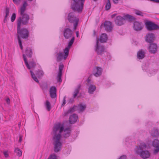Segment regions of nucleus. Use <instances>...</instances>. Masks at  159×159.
<instances>
[{
	"label": "nucleus",
	"mask_w": 159,
	"mask_h": 159,
	"mask_svg": "<svg viewBox=\"0 0 159 159\" xmlns=\"http://www.w3.org/2000/svg\"><path fill=\"white\" fill-rule=\"evenodd\" d=\"M64 129V125L59 123L55 124L53 127L52 140L54 151L55 152H58L61 150L62 143L60 141L61 133L63 131Z\"/></svg>",
	"instance_id": "f257e3e1"
},
{
	"label": "nucleus",
	"mask_w": 159,
	"mask_h": 159,
	"mask_svg": "<svg viewBox=\"0 0 159 159\" xmlns=\"http://www.w3.org/2000/svg\"><path fill=\"white\" fill-rule=\"evenodd\" d=\"M75 3V2L73 1V2L71 4V8L73 11L69 13L67 17V19L69 22L73 24L74 30L76 29L79 20V18L75 15V11H77L79 13H81L82 12L84 2L83 3L82 8H80L79 10L78 9V8L79 7H80V4L77 5L78 6H77L76 7H75V9L72 8L73 5Z\"/></svg>",
	"instance_id": "f03ea898"
},
{
	"label": "nucleus",
	"mask_w": 159,
	"mask_h": 159,
	"mask_svg": "<svg viewBox=\"0 0 159 159\" xmlns=\"http://www.w3.org/2000/svg\"><path fill=\"white\" fill-rule=\"evenodd\" d=\"M28 6V4L26 1H24L22 6L21 7L20 12L21 16L18 18L17 21V26L20 23V26L21 25H26L29 23V21L30 20L29 16L26 13H24L26 10V8Z\"/></svg>",
	"instance_id": "7ed1b4c3"
},
{
	"label": "nucleus",
	"mask_w": 159,
	"mask_h": 159,
	"mask_svg": "<svg viewBox=\"0 0 159 159\" xmlns=\"http://www.w3.org/2000/svg\"><path fill=\"white\" fill-rule=\"evenodd\" d=\"M136 18L134 16L127 14L124 15L123 17L120 16H117L115 20V24L118 25H121L124 24L125 20H128L129 21H133L136 20Z\"/></svg>",
	"instance_id": "20e7f679"
},
{
	"label": "nucleus",
	"mask_w": 159,
	"mask_h": 159,
	"mask_svg": "<svg viewBox=\"0 0 159 159\" xmlns=\"http://www.w3.org/2000/svg\"><path fill=\"white\" fill-rule=\"evenodd\" d=\"M20 23L17 26V39L19 37L20 39L22 38L23 39H27L29 36V31L25 28H21Z\"/></svg>",
	"instance_id": "39448f33"
},
{
	"label": "nucleus",
	"mask_w": 159,
	"mask_h": 159,
	"mask_svg": "<svg viewBox=\"0 0 159 159\" xmlns=\"http://www.w3.org/2000/svg\"><path fill=\"white\" fill-rule=\"evenodd\" d=\"M23 56L25 64L28 69H30L31 68H34L36 66V63L35 61L33 59H32L31 61H29L28 62L25 55L23 54Z\"/></svg>",
	"instance_id": "423d86ee"
},
{
	"label": "nucleus",
	"mask_w": 159,
	"mask_h": 159,
	"mask_svg": "<svg viewBox=\"0 0 159 159\" xmlns=\"http://www.w3.org/2000/svg\"><path fill=\"white\" fill-rule=\"evenodd\" d=\"M75 40V37L73 36L71 39L69 41L68 43V45L64 50V59H66L69 55V49L73 44Z\"/></svg>",
	"instance_id": "0eeeda50"
},
{
	"label": "nucleus",
	"mask_w": 159,
	"mask_h": 159,
	"mask_svg": "<svg viewBox=\"0 0 159 159\" xmlns=\"http://www.w3.org/2000/svg\"><path fill=\"white\" fill-rule=\"evenodd\" d=\"M103 26L104 27L105 30L107 31L111 32L112 30V23L110 21H105L104 23H102L100 26L101 29Z\"/></svg>",
	"instance_id": "6e6552de"
},
{
	"label": "nucleus",
	"mask_w": 159,
	"mask_h": 159,
	"mask_svg": "<svg viewBox=\"0 0 159 159\" xmlns=\"http://www.w3.org/2000/svg\"><path fill=\"white\" fill-rule=\"evenodd\" d=\"M146 26L147 29L149 31H151L157 29V25L150 21H147L146 23Z\"/></svg>",
	"instance_id": "1a4fd4ad"
},
{
	"label": "nucleus",
	"mask_w": 159,
	"mask_h": 159,
	"mask_svg": "<svg viewBox=\"0 0 159 159\" xmlns=\"http://www.w3.org/2000/svg\"><path fill=\"white\" fill-rule=\"evenodd\" d=\"M133 23V27L134 29L136 31H139L141 30L143 28V26L142 22L138 21H134Z\"/></svg>",
	"instance_id": "9d476101"
},
{
	"label": "nucleus",
	"mask_w": 159,
	"mask_h": 159,
	"mask_svg": "<svg viewBox=\"0 0 159 159\" xmlns=\"http://www.w3.org/2000/svg\"><path fill=\"white\" fill-rule=\"evenodd\" d=\"M73 32L69 28L64 29L63 31V35L66 39H68L71 38Z\"/></svg>",
	"instance_id": "9b49d317"
},
{
	"label": "nucleus",
	"mask_w": 159,
	"mask_h": 159,
	"mask_svg": "<svg viewBox=\"0 0 159 159\" xmlns=\"http://www.w3.org/2000/svg\"><path fill=\"white\" fill-rule=\"evenodd\" d=\"M152 146L155 148L154 149V153L155 154L159 152V140L155 139L152 143Z\"/></svg>",
	"instance_id": "f8f14e48"
},
{
	"label": "nucleus",
	"mask_w": 159,
	"mask_h": 159,
	"mask_svg": "<svg viewBox=\"0 0 159 159\" xmlns=\"http://www.w3.org/2000/svg\"><path fill=\"white\" fill-rule=\"evenodd\" d=\"M150 45L149 47V51L151 53L155 54L157 51V44L154 43H150Z\"/></svg>",
	"instance_id": "ddd939ff"
},
{
	"label": "nucleus",
	"mask_w": 159,
	"mask_h": 159,
	"mask_svg": "<svg viewBox=\"0 0 159 159\" xmlns=\"http://www.w3.org/2000/svg\"><path fill=\"white\" fill-rule=\"evenodd\" d=\"M155 39L154 34L152 33L148 34L146 36V41L149 43H152Z\"/></svg>",
	"instance_id": "4468645a"
},
{
	"label": "nucleus",
	"mask_w": 159,
	"mask_h": 159,
	"mask_svg": "<svg viewBox=\"0 0 159 159\" xmlns=\"http://www.w3.org/2000/svg\"><path fill=\"white\" fill-rule=\"evenodd\" d=\"M95 51L98 55H102L104 52H106L105 48L104 46L100 45L99 46L96 47L95 49Z\"/></svg>",
	"instance_id": "2eb2a0df"
},
{
	"label": "nucleus",
	"mask_w": 159,
	"mask_h": 159,
	"mask_svg": "<svg viewBox=\"0 0 159 159\" xmlns=\"http://www.w3.org/2000/svg\"><path fill=\"white\" fill-rule=\"evenodd\" d=\"M74 1L75 3L73 5L72 8L75 9V7H76L77 6H78L77 5H80V7H79L78 8V9L79 10L80 8H82V6L83 4V3L84 2L85 0H72Z\"/></svg>",
	"instance_id": "dca6fc26"
},
{
	"label": "nucleus",
	"mask_w": 159,
	"mask_h": 159,
	"mask_svg": "<svg viewBox=\"0 0 159 159\" xmlns=\"http://www.w3.org/2000/svg\"><path fill=\"white\" fill-rule=\"evenodd\" d=\"M140 156L143 158L145 159L149 157L150 156V154L148 150H142L140 152Z\"/></svg>",
	"instance_id": "f3484780"
},
{
	"label": "nucleus",
	"mask_w": 159,
	"mask_h": 159,
	"mask_svg": "<svg viewBox=\"0 0 159 159\" xmlns=\"http://www.w3.org/2000/svg\"><path fill=\"white\" fill-rule=\"evenodd\" d=\"M49 92L50 97L52 98H53L56 97L57 90L55 87H51L50 88Z\"/></svg>",
	"instance_id": "a211bd4d"
},
{
	"label": "nucleus",
	"mask_w": 159,
	"mask_h": 159,
	"mask_svg": "<svg viewBox=\"0 0 159 159\" xmlns=\"http://www.w3.org/2000/svg\"><path fill=\"white\" fill-rule=\"evenodd\" d=\"M78 118V116L77 114H74L70 116L69 118V123L70 124H74L77 121Z\"/></svg>",
	"instance_id": "6ab92c4d"
},
{
	"label": "nucleus",
	"mask_w": 159,
	"mask_h": 159,
	"mask_svg": "<svg viewBox=\"0 0 159 159\" xmlns=\"http://www.w3.org/2000/svg\"><path fill=\"white\" fill-rule=\"evenodd\" d=\"M56 54V56L57 57V62H59L63 59L64 60H66V59H64V53L60 52L59 53L57 52L55 53Z\"/></svg>",
	"instance_id": "aec40b11"
},
{
	"label": "nucleus",
	"mask_w": 159,
	"mask_h": 159,
	"mask_svg": "<svg viewBox=\"0 0 159 159\" xmlns=\"http://www.w3.org/2000/svg\"><path fill=\"white\" fill-rule=\"evenodd\" d=\"M25 54H24L25 56H27L28 57L31 58L33 55V52L32 49L27 47L26 48L25 51Z\"/></svg>",
	"instance_id": "412c9836"
},
{
	"label": "nucleus",
	"mask_w": 159,
	"mask_h": 159,
	"mask_svg": "<svg viewBox=\"0 0 159 159\" xmlns=\"http://www.w3.org/2000/svg\"><path fill=\"white\" fill-rule=\"evenodd\" d=\"M77 106H74L70 108L68 111L65 112L63 114L64 116H68L69 114L75 112L76 110H77Z\"/></svg>",
	"instance_id": "4be33fe9"
},
{
	"label": "nucleus",
	"mask_w": 159,
	"mask_h": 159,
	"mask_svg": "<svg viewBox=\"0 0 159 159\" xmlns=\"http://www.w3.org/2000/svg\"><path fill=\"white\" fill-rule=\"evenodd\" d=\"M95 68L97 71L93 73V74L96 77H99L102 74V68L98 66H96Z\"/></svg>",
	"instance_id": "5701e85b"
},
{
	"label": "nucleus",
	"mask_w": 159,
	"mask_h": 159,
	"mask_svg": "<svg viewBox=\"0 0 159 159\" xmlns=\"http://www.w3.org/2000/svg\"><path fill=\"white\" fill-rule=\"evenodd\" d=\"M108 39V37L106 34L105 33L102 34L100 37L99 40L102 43H105Z\"/></svg>",
	"instance_id": "b1692460"
},
{
	"label": "nucleus",
	"mask_w": 159,
	"mask_h": 159,
	"mask_svg": "<svg viewBox=\"0 0 159 159\" xmlns=\"http://www.w3.org/2000/svg\"><path fill=\"white\" fill-rule=\"evenodd\" d=\"M64 134H63V137L65 138H67L70 136L71 133V130L69 128H67L64 129Z\"/></svg>",
	"instance_id": "393cba45"
},
{
	"label": "nucleus",
	"mask_w": 159,
	"mask_h": 159,
	"mask_svg": "<svg viewBox=\"0 0 159 159\" xmlns=\"http://www.w3.org/2000/svg\"><path fill=\"white\" fill-rule=\"evenodd\" d=\"M145 53L142 50H139L137 52V57L139 59H142L144 58Z\"/></svg>",
	"instance_id": "a878e982"
},
{
	"label": "nucleus",
	"mask_w": 159,
	"mask_h": 159,
	"mask_svg": "<svg viewBox=\"0 0 159 159\" xmlns=\"http://www.w3.org/2000/svg\"><path fill=\"white\" fill-rule=\"evenodd\" d=\"M96 89L95 86L90 84L88 89V92L90 94H93L94 91Z\"/></svg>",
	"instance_id": "bb28decb"
},
{
	"label": "nucleus",
	"mask_w": 159,
	"mask_h": 159,
	"mask_svg": "<svg viewBox=\"0 0 159 159\" xmlns=\"http://www.w3.org/2000/svg\"><path fill=\"white\" fill-rule=\"evenodd\" d=\"M5 16L4 17V23H5L6 21L7 20V17L9 16L10 13V9L9 7H6L5 8Z\"/></svg>",
	"instance_id": "cd10ccee"
},
{
	"label": "nucleus",
	"mask_w": 159,
	"mask_h": 159,
	"mask_svg": "<svg viewBox=\"0 0 159 159\" xmlns=\"http://www.w3.org/2000/svg\"><path fill=\"white\" fill-rule=\"evenodd\" d=\"M81 85L79 84L77 86V88L75 89L74 91V95H73V98H75L78 94L79 93L80 88H81Z\"/></svg>",
	"instance_id": "c85d7f7f"
},
{
	"label": "nucleus",
	"mask_w": 159,
	"mask_h": 159,
	"mask_svg": "<svg viewBox=\"0 0 159 159\" xmlns=\"http://www.w3.org/2000/svg\"><path fill=\"white\" fill-rule=\"evenodd\" d=\"M152 135L153 137H158L159 136L158 130L156 129H154L152 131Z\"/></svg>",
	"instance_id": "c756f323"
},
{
	"label": "nucleus",
	"mask_w": 159,
	"mask_h": 159,
	"mask_svg": "<svg viewBox=\"0 0 159 159\" xmlns=\"http://www.w3.org/2000/svg\"><path fill=\"white\" fill-rule=\"evenodd\" d=\"M77 110H79L81 112L83 111L86 108V106L85 105H83L81 104L77 106Z\"/></svg>",
	"instance_id": "7c9ffc66"
},
{
	"label": "nucleus",
	"mask_w": 159,
	"mask_h": 159,
	"mask_svg": "<svg viewBox=\"0 0 159 159\" xmlns=\"http://www.w3.org/2000/svg\"><path fill=\"white\" fill-rule=\"evenodd\" d=\"M30 72L31 73L32 78L34 79V81L38 83L39 82V81L33 71L31 70H30Z\"/></svg>",
	"instance_id": "2f4dec72"
},
{
	"label": "nucleus",
	"mask_w": 159,
	"mask_h": 159,
	"mask_svg": "<svg viewBox=\"0 0 159 159\" xmlns=\"http://www.w3.org/2000/svg\"><path fill=\"white\" fill-rule=\"evenodd\" d=\"M134 11L136 15L138 16H142V17L143 16V15L144 14V13L142 12L141 11L136 9H134Z\"/></svg>",
	"instance_id": "473e14b6"
},
{
	"label": "nucleus",
	"mask_w": 159,
	"mask_h": 159,
	"mask_svg": "<svg viewBox=\"0 0 159 159\" xmlns=\"http://www.w3.org/2000/svg\"><path fill=\"white\" fill-rule=\"evenodd\" d=\"M111 4L110 2V0H107V2L106 3L105 8L106 10H108L111 8Z\"/></svg>",
	"instance_id": "72a5a7b5"
},
{
	"label": "nucleus",
	"mask_w": 159,
	"mask_h": 159,
	"mask_svg": "<svg viewBox=\"0 0 159 159\" xmlns=\"http://www.w3.org/2000/svg\"><path fill=\"white\" fill-rule=\"evenodd\" d=\"M46 106L48 111H49L51 109V106L50 103L48 100L46 101Z\"/></svg>",
	"instance_id": "f704fd0d"
},
{
	"label": "nucleus",
	"mask_w": 159,
	"mask_h": 159,
	"mask_svg": "<svg viewBox=\"0 0 159 159\" xmlns=\"http://www.w3.org/2000/svg\"><path fill=\"white\" fill-rule=\"evenodd\" d=\"M14 151L16 153V155L20 157L22 155V152L18 148H15Z\"/></svg>",
	"instance_id": "c9c22d12"
},
{
	"label": "nucleus",
	"mask_w": 159,
	"mask_h": 159,
	"mask_svg": "<svg viewBox=\"0 0 159 159\" xmlns=\"http://www.w3.org/2000/svg\"><path fill=\"white\" fill-rule=\"evenodd\" d=\"M36 74L39 77L42 76L43 75V72L41 70H38L36 72Z\"/></svg>",
	"instance_id": "e433bc0d"
},
{
	"label": "nucleus",
	"mask_w": 159,
	"mask_h": 159,
	"mask_svg": "<svg viewBox=\"0 0 159 159\" xmlns=\"http://www.w3.org/2000/svg\"><path fill=\"white\" fill-rule=\"evenodd\" d=\"M64 67L63 64L61 63L60 64L59 66V72L58 73H62V71Z\"/></svg>",
	"instance_id": "4c0bfd02"
},
{
	"label": "nucleus",
	"mask_w": 159,
	"mask_h": 159,
	"mask_svg": "<svg viewBox=\"0 0 159 159\" xmlns=\"http://www.w3.org/2000/svg\"><path fill=\"white\" fill-rule=\"evenodd\" d=\"M62 73H58L57 76V81L58 82H61L62 81L61 76Z\"/></svg>",
	"instance_id": "58836bf2"
},
{
	"label": "nucleus",
	"mask_w": 159,
	"mask_h": 159,
	"mask_svg": "<svg viewBox=\"0 0 159 159\" xmlns=\"http://www.w3.org/2000/svg\"><path fill=\"white\" fill-rule=\"evenodd\" d=\"M16 17V13H13L11 17V21L12 22H13L15 21Z\"/></svg>",
	"instance_id": "ea45409f"
},
{
	"label": "nucleus",
	"mask_w": 159,
	"mask_h": 159,
	"mask_svg": "<svg viewBox=\"0 0 159 159\" xmlns=\"http://www.w3.org/2000/svg\"><path fill=\"white\" fill-rule=\"evenodd\" d=\"M18 43H19V45H20V49L21 50H23V46H22V41H21V39H20L19 37H18Z\"/></svg>",
	"instance_id": "a19ab883"
},
{
	"label": "nucleus",
	"mask_w": 159,
	"mask_h": 159,
	"mask_svg": "<svg viewBox=\"0 0 159 159\" xmlns=\"http://www.w3.org/2000/svg\"><path fill=\"white\" fill-rule=\"evenodd\" d=\"M21 0H13V2L16 5H18L20 4Z\"/></svg>",
	"instance_id": "79ce46f5"
},
{
	"label": "nucleus",
	"mask_w": 159,
	"mask_h": 159,
	"mask_svg": "<svg viewBox=\"0 0 159 159\" xmlns=\"http://www.w3.org/2000/svg\"><path fill=\"white\" fill-rule=\"evenodd\" d=\"M66 96H65L64 97L63 100V103L61 104V106H64L66 103Z\"/></svg>",
	"instance_id": "37998d69"
},
{
	"label": "nucleus",
	"mask_w": 159,
	"mask_h": 159,
	"mask_svg": "<svg viewBox=\"0 0 159 159\" xmlns=\"http://www.w3.org/2000/svg\"><path fill=\"white\" fill-rule=\"evenodd\" d=\"M48 159H57L56 156L55 155H51Z\"/></svg>",
	"instance_id": "c03bdc74"
},
{
	"label": "nucleus",
	"mask_w": 159,
	"mask_h": 159,
	"mask_svg": "<svg viewBox=\"0 0 159 159\" xmlns=\"http://www.w3.org/2000/svg\"><path fill=\"white\" fill-rule=\"evenodd\" d=\"M127 156L125 155H123L120 156L119 159H126Z\"/></svg>",
	"instance_id": "a18cd8bd"
},
{
	"label": "nucleus",
	"mask_w": 159,
	"mask_h": 159,
	"mask_svg": "<svg viewBox=\"0 0 159 159\" xmlns=\"http://www.w3.org/2000/svg\"><path fill=\"white\" fill-rule=\"evenodd\" d=\"M3 154L6 157H8V154L7 151H4L3 152Z\"/></svg>",
	"instance_id": "49530a36"
},
{
	"label": "nucleus",
	"mask_w": 159,
	"mask_h": 159,
	"mask_svg": "<svg viewBox=\"0 0 159 159\" xmlns=\"http://www.w3.org/2000/svg\"><path fill=\"white\" fill-rule=\"evenodd\" d=\"M6 101L7 102V103L8 104H9L10 103V99L9 98H7L6 99Z\"/></svg>",
	"instance_id": "de8ad7c7"
},
{
	"label": "nucleus",
	"mask_w": 159,
	"mask_h": 159,
	"mask_svg": "<svg viewBox=\"0 0 159 159\" xmlns=\"http://www.w3.org/2000/svg\"><path fill=\"white\" fill-rule=\"evenodd\" d=\"M86 81H87L88 84H90V83L91 79H90V77H88L87 80H86Z\"/></svg>",
	"instance_id": "09e8293b"
},
{
	"label": "nucleus",
	"mask_w": 159,
	"mask_h": 159,
	"mask_svg": "<svg viewBox=\"0 0 159 159\" xmlns=\"http://www.w3.org/2000/svg\"><path fill=\"white\" fill-rule=\"evenodd\" d=\"M100 46V45H99L98 39H97V41H96V45L95 46V47L96 48V47H98V46Z\"/></svg>",
	"instance_id": "8fccbe9b"
},
{
	"label": "nucleus",
	"mask_w": 159,
	"mask_h": 159,
	"mask_svg": "<svg viewBox=\"0 0 159 159\" xmlns=\"http://www.w3.org/2000/svg\"><path fill=\"white\" fill-rule=\"evenodd\" d=\"M119 0H113V1L114 3L116 4L118 3V1Z\"/></svg>",
	"instance_id": "3c124183"
},
{
	"label": "nucleus",
	"mask_w": 159,
	"mask_h": 159,
	"mask_svg": "<svg viewBox=\"0 0 159 159\" xmlns=\"http://www.w3.org/2000/svg\"><path fill=\"white\" fill-rule=\"evenodd\" d=\"M74 100L73 98H70L69 100V102L72 103L74 102Z\"/></svg>",
	"instance_id": "603ef678"
},
{
	"label": "nucleus",
	"mask_w": 159,
	"mask_h": 159,
	"mask_svg": "<svg viewBox=\"0 0 159 159\" xmlns=\"http://www.w3.org/2000/svg\"><path fill=\"white\" fill-rule=\"evenodd\" d=\"M116 14H112V15H111V18H113L114 17L116 16Z\"/></svg>",
	"instance_id": "864d4df0"
},
{
	"label": "nucleus",
	"mask_w": 159,
	"mask_h": 159,
	"mask_svg": "<svg viewBox=\"0 0 159 159\" xmlns=\"http://www.w3.org/2000/svg\"><path fill=\"white\" fill-rule=\"evenodd\" d=\"M93 36H96V32L95 30H93Z\"/></svg>",
	"instance_id": "5fc2aeb1"
},
{
	"label": "nucleus",
	"mask_w": 159,
	"mask_h": 159,
	"mask_svg": "<svg viewBox=\"0 0 159 159\" xmlns=\"http://www.w3.org/2000/svg\"><path fill=\"white\" fill-rule=\"evenodd\" d=\"M21 141H22V137L21 136H20L19 137V142H20Z\"/></svg>",
	"instance_id": "6e6d98bb"
},
{
	"label": "nucleus",
	"mask_w": 159,
	"mask_h": 159,
	"mask_svg": "<svg viewBox=\"0 0 159 159\" xmlns=\"http://www.w3.org/2000/svg\"><path fill=\"white\" fill-rule=\"evenodd\" d=\"M76 35L77 37H78L79 35V32L78 31H76Z\"/></svg>",
	"instance_id": "4d7b16f0"
},
{
	"label": "nucleus",
	"mask_w": 159,
	"mask_h": 159,
	"mask_svg": "<svg viewBox=\"0 0 159 159\" xmlns=\"http://www.w3.org/2000/svg\"><path fill=\"white\" fill-rule=\"evenodd\" d=\"M157 26L158 27L157 28V29H159V25H157Z\"/></svg>",
	"instance_id": "13d9d810"
},
{
	"label": "nucleus",
	"mask_w": 159,
	"mask_h": 159,
	"mask_svg": "<svg viewBox=\"0 0 159 159\" xmlns=\"http://www.w3.org/2000/svg\"><path fill=\"white\" fill-rule=\"evenodd\" d=\"M28 1H33V0H27Z\"/></svg>",
	"instance_id": "bf43d9fd"
},
{
	"label": "nucleus",
	"mask_w": 159,
	"mask_h": 159,
	"mask_svg": "<svg viewBox=\"0 0 159 159\" xmlns=\"http://www.w3.org/2000/svg\"><path fill=\"white\" fill-rule=\"evenodd\" d=\"M95 2H96V1H97L98 0H93Z\"/></svg>",
	"instance_id": "052dcab7"
},
{
	"label": "nucleus",
	"mask_w": 159,
	"mask_h": 159,
	"mask_svg": "<svg viewBox=\"0 0 159 159\" xmlns=\"http://www.w3.org/2000/svg\"><path fill=\"white\" fill-rule=\"evenodd\" d=\"M158 159H159V158H158Z\"/></svg>",
	"instance_id": "680f3d73"
}]
</instances>
